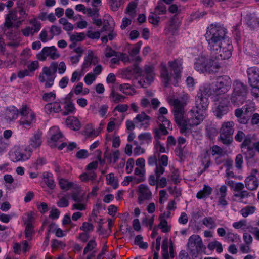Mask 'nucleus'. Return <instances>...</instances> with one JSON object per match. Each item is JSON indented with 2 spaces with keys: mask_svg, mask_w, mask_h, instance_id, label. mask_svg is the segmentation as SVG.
Returning <instances> with one entry per match:
<instances>
[{
  "mask_svg": "<svg viewBox=\"0 0 259 259\" xmlns=\"http://www.w3.org/2000/svg\"><path fill=\"white\" fill-rule=\"evenodd\" d=\"M223 59H218L214 56L212 57L211 55V58L207 59L205 57V64H206V71L209 73H215L218 72L219 69L220 68V60Z\"/></svg>",
  "mask_w": 259,
  "mask_h": 259,
  "instance_id": "obj_12",
  "label": "nucleus"
},
{
  "mask_svg": "<svg viewBox=\"0 0 259 259\" xmlns=\"http://www.w3.org/2000/svg\"><path fill=\"white\" fill-rule=\"evenodd\" d=\"M211 192L212 188L210 186L205 185L203 189L197 193L196 197L198 199L208 197L211 194Z\"/></svg>",
  "mask_w": 259,
  "mask_h": 259,
  "instance_id": "obj_30",
  "label": "nucleus"
},
{
  "mask_svg": "<svg viewBox=\"0 0 259 259\" xmlns=\"http://www.w3.org/2000/svg\"><path fill=\"white\" fill-rule=\"evenodd\" d=\"M92 27H89V30L87 31V36L91 39H99L100 37L101 33L100 31H97L93 32L91 29Z\"/></svg>",
  "mask_w": 259,
  "mask_h": 259,
  "instance_id": "obj_44",
  "label": "nucleus"
},
{
  "mask_svg": "<svg viewBox=\"0 0 259 259\" xmlns=\"http://www.w3.org/2000/svg\"><path fill=\"white\" fill-rule=\"evenodd\" d=\"M16 112L12 118L16 119L18 114H20L23 117L20 121V124L25 128L30 127L32 123L35 120V113L26 104H23L19 109H16Z\"/></svg>",
  "mask_w": 259,
  "mask_h": 259,
  "instance_id": "obj_3",
  "label": "nucleus"
},
{
  "mask_svg": "<svg viewBox=\"0 0 259 259\" xmlns=\"http://www.w3.org/2000/svg\"><path fill=\"white\" fill-rule=\"evenodd\" d=\"M202 222L204 226L209 229H214L217 227L216 219L212 217L204 218Z\"/></svg>",
  "mask_w": 259,
  "mask_h": 259,
  "instance_id": "obj_29",
  "label": "nucleus"
},
{
  "mask_svg": "<svg viewBox=\"0 0 259 259\" xmlns=\"http://www.w3.org/2000/svg\"><path fill=\"white\" fill-rule=\"evenodd\" d=\"M139 194L138 201L140 204L145 200H149L151 197V192L147 187L144 184H140L139 186Z\"/></svg>",
  "mask_w": 259,
  "mask_h": 259,
  "instance_id": "obj_13",
  "label": "nucleus"
},
{
  "mask_svg": "<svg viewBox=\"0 0 259 259\" xmlns=\"http://www.w3.org/2000/svg\"><path fill=\"white\" fill-rule=\"evenodd\" d=\"M247 95L232 93L231 101L232 104L236 106L242 105L246 100Z\"/></svg>",
  "mask_w": 259,
  "mask_h": 259,
  "instance_id": "obj_20",
  "label": "nucleus"
},
{
  "mask_svg": "<svg viewBox=\"0 0 259 259\" xmlns=\"http://www.w3.org/2000/svg\"><path fill=\"white\" fill-rule=\"evenodd\" d=\"M61 32L62 30L60 27L56 25H52L50 29L51 37L49 39H52L54 36L59 35L61 33Z\"/></svg>",
  "mask_w": 259,
  "mask_h": 259,
  "instance_id": "obj_47",
  "label": "nucleus"
},
{
  "mask_svg": "<svg viewBox=\"0 0 259 259\" xmlns=\"http://www.w3.org/2000/svg\"><path fill=\"white\" fill-rule=\"evenodd\" d=\"M98 61L97 58L94 56L92 52L89 53L84 58V62L81 66V72L86 71V69L89 68L92 64H96Z\"/></svg>",
  "mask_w": 259,
  "mask_h": 259,
  "instance_id": "obj_16",
  "label": "nucleus"
},
{
  "mask_svg": "<svg viewBox=\"0 0 259 259\" xmlns=\"http://www.w3.org/2000/svg\"><path fill=\"white\" fill-rule=\"evenodd\" d=\"M209 103L207 97L197 95L195 107L187 113V117L185 118L183 116L184 106L182 102L178 99L174 100L175 121L180 127L181 133L186 136L192 127L199 125L204 120Z\"/></svg>",
  "mask_w": 259,
  "mask_h": 259,
  "instance_id": "obj_1",
  "label": "nucleus"
},
{
  "mask_svg": "<svg viewBox=\"0 0 259 259\" xmlns=\"http://www.w3.org/2000/svg\"><path fill=\"white\" fill-rule=\"evenodd\" d=\"M245 20L248 26L251 29H253L256 25L259 24V19L252 16L251 14L246 15Z\"/></svg>",
  "mask_w": 259,
  "mask_h": 259,
  "instance_id": "obj_32",
  "label": "nucleus"
},
{
  "mask_svg": "<svg viewBox=\"0 0 259 259\" xmlns=\"http://www.w3.org/2000/svg\"><path fill=\"white\" fill-rule=\"evenodd\" d=\"M258 181L257 178L247 177L245 180V187L251 191L256 190L258 186Z\"/></svg>",
  "mask_w": 259,
  "mask_h": 259,
  "instance_id": "obj_22",
  "label": "nucleus"
},
{
  "mask_svg": "<svg viewBox=\"0 0 259 259\" xmlns=\"http://www.w3.org/2000/svg\"><path fill=\"white\" fill-rule=\"evenodd\" d=\"M188 249L191 252L196 251L199 252L205 249L203 242L200 237L198 235H193L191 236L187 242Z\"/></svg>",
  "mask_w": 259,
  "mask_h": 259,
  "instance_id": "obj_8",
  "label": "nucleus"
},
{
  "mask_svg": "<svg viewBox=\"0 0 259 259\" xmlns=\"http://www.w3.org/2000/svg\"><path fill=\"white\" fill-rule=\"evenodd\" d=\"M231 80L227 75L219 76L217 78L213 91L217 95L224 94L231 88Z\"/></svg>",
  "mask_w": 259,
  "mask_h": 259,
  "instance_id": "obj_6",
  "label": "nucleus"
},
{
  "mask_svg": "<svg viewBox=\"0 0 259 259\" xmlns=\"http://www.w3.org/2000/svg\"><path fill=\"white\" fill-rule=\"evenodd\" d=\"M240 148L241 149V152L245 157V159L247 165H250V160L254 158L255 154V151L253 147H248Z\"/></svg>",
  "mask_w": 259,
  "mask_h": 259,
  "instance_id": "obj_17",
  "label": "nucleus"
},
{
  "mask_svg": "<svg viewBox=\"0 0 259 259\" xmlns=\"http://www.w3.org/2000/svg\"><path fill=\"white\" fill-rule=\"evenodd\" d=\"M234 123L232 121L222 123L220 131V141L224 144L229 145L233 141Z\"/></svg>",
  "mask_w": 259,
  "mask_h": 259,
  "instance_id": "obj_4",
  "label": "nucleus"
},
{
  "mask_svg": "<svg viewBox=\"0 0 259 259\" xmlns=\"http://www.w3.org/2000/svg\"><path fill=\"white\" fill-rule=\"evenodd\" d=\"M86 12L89 16L92 18H98L99 17V10L97 8H94L92 9L88 8L86 9Z\"/></svg>",
  "mask_w": 259,
  "mask_h": 259,
  "instance_id": "obj_50",
  "label": "nucleus"
},
{
  "mask_svg": "<svg viewBox=\"0 0 259 259\" xmlns=\"http://www.w3.org/2000/svg\"><path fill=\"white\" fill-rule=\"evenodd\" d=\"M119 89L123 93L125 92L126 90H131L132 92H133L134 93H136L135 89L128 83L120 84L119 85Z\"/></svg>",
  "mask_w": 259,
  "mask_h": 259,
  "instance_id": "obj_58",
  "label": "nucleus"
},
{
  "mask_svg": "<svg viewBox=\"0 0 259 259\" xmlns=\"http://www.w3.org/2000/svg\"><path fill=\"white\" fill-rule=\"evenodd\" d=\"M43 178L47 186L51 189H54L56 185L53 179L52 174L48 172H44Z\"/></svg>",
  "mask_w": 259,
  "mask_h": 259,
  "instance_id": "obj_33",
  "label": "nucleus"
},
{
  "mask_svg": "<svg viewBox=\"0 0 259 259\" xmlns=\"http://www.w3.org/2000/svg\"><path fill=\"white\" fill-rule=\"evenodd\" d=\"M161 77H162L163 82L165 87H167L169 82V76L168 70L165 65H162L160 71Z\"/></svg>",
  "mask_w": 259,
  "mask_h": 259,
  "instance_id": "obj_34",
  "label": "nucleus"
},
{
  "mask_svg": "<svg viewBox=\"0 0 259 259\" xmlns=\"http://www.w3.org/2000/svg\"><path fill=\"white\" fill-rule=\"evenodd\" d=\"M96 76L92 73H88L84 77V81L88 85H91L95 80Z\"/></svg>",
  "mask_w": 259,
  "mask_h": 259,
  "instance_id": "obj_52",
  "label": "nucleus"
},
{
  "mask_svg": "<svg viewBox=\"0 0 259 259\" xmlns=\"http://www.w3.org/2000/svg\"><path fill=\"white\" fill-rule=\"evenodd\" d=\"M59 185L62 189L68 190L73 187L74 184L67 180L61 178L59 180Z\"/></svg>",
  "mask_w": 259,
  "mask_h": 259,
  "instance_id": "obj_39",
  "label": "nucleus"
},
{
  "mask_svg": "<svg viewBox=\"0 0 259 259\" xmlns=\"http://www.w3.org/2000/svg\"><path fill=\"white\" fill-rule=\"evenodd\" d=\"M156 167L155 169L154 172L155 174V176L157 179H159L161 176V175L163 174L164 172L165 169L162 165H156Z\"/></svg>",
  "mask_w": 259,
  "mask_h": 259,
  "instance_id": "obj_62",
  "label": "nucleus"
},
{
  "mask_svg": "<svg viewBox=\"0 0 259 259\" xmlns=\"http://www.w3.org/2000/svg\"><path fill=\"white\" fill-rule=\"evenodd\" d=\"M212 94V91L210 88V84H204L201 87L197 96L199 97H207L210 96Z\"/></svg>",
  "mask_w": 259,
  "mask_h": 259,
  "instance_id": "obj_27",
  "label": "nucleus"
},
{
  "mask_svg": "<svg viewBox=\"0 0 259 259\" xmlns=\"http://www.w3.org/2000/svg\"><path fill=\"white\" fill-rule=\"evenodd\" d=\"M159 219L160 223L158 225V227L161 229V231L163 233H167L170 231V228L168 227L167 222L164 217L160 215Z\"/></svg>",
  "mask_w": 259,
  "mask_h": 259,
  "instance_id": "obj_35",
  "label": "nucleus"
},
{
  "mask_svg": "<svg viewBox=\"0 0 259 259\" xmlns=\"http://www.w3.org/2000/svg\"><path fill=\"white\" fill-rule=\"evenodd\" d=\"M42 133L39 130L35 132L32 136L30 139V145L33 148H36L39 147L42 143Z\"/></svg>",
  "mask_w": 259,
  "mask_h": 259,
  "instance_id": "obj_15",
  "label": "nucleus"
},
{
  "mask_svg": "<svg viewBox=\"0 0 259 259\" xmlns=\"http://www.w3.org/2000/svg\"><path fill=\"white\" fill-rule=\"evenodd\" d=\"M34 233V231L33 230V226L32 224H30L26 225V228L25 230V237L29 240L31 239V237L33 234Z\"/></svg>",
  "mask_w": 259,
  "mask_h": 259,
  "instance_id": "obj_49",
  "label": "nucleus"
},
{
  "mask_svg": "<svg viewBox=\"0 0 259 259\" xmlns=\"http://www.w3.org/2000/svg\"><path fill=\"white\" fill-rule=\"evenodd\" d=\"M241 109L243 110V113L250 117L254 111V107L252 104H246Z\"/></svg>",
  "mask_w": 259,
  "mask_h": 259,
  "instance_id": "obj_48",
  "label": "nucleus"
},
{
  "mask_svg": "<svg viewBox=\"0 0 259 259\" xmlns=\"http://www.w3.org/2000/svg\"><path fill=\"white\" fill-rule=\"evenodd\" d=\"M157 15L158 14H156V13L154 12L150 13V14L148 16L149 22L154 25H157L160 20V17L157 16Z\"/></svg>",
  "mask_w": 259,
  "mask_h": 259,
  "instance_id": "obj_51",
  "label": "nucleus"
},
{
  "mask_svg": "<svg viewBox=\"0 0 259 259\" xmlns=\"http://www.w3.org/2000/svg\"><path fill=\"white\" fill-rule=\"evenodd\" d=\"M229 101L227 98H223L219 102V105L215 107L213 110L214 115L217 118L221 119L222 117L226 115L229 111Z\"/></svg>",
  "mask_w": 259,
  "mask_h": 259,
  "instance_id": "obj_11",
  "label": "nucleus"
},
{
  "mask_svg": "<svg viewBox=\"0 0 259 259\" xmlns=\"http://www.w3.org/2000/svg\"><path fill=\"white\" fill-rule=\"evenodd\" d=\"M227 29L219 24H211L207 28L206 38L228 39L226 37Z\"/></svg>",
  "mask_w": 259,
  "mask_h": 259,
  "instance_id": "obj_5",
  "label": "nucleus"
},
{
  "mask_svg": "<svg viewBox=\"0 0 259 259\" xmlns=\"http://www.w3.org/2000/svg\"><path fill=\"white\" fill-rule=\"evenodd\" d=\"M142 71L137 64L133 65L132 68L130 70L131 72L134 73L135 75L139 77L140 78H142Z\"/></svg>",
  "mask_w": 259,
  "mask_h": 259,
  "instance_id": "obj_56",
  "label": "nucleus"
},
{
  "mask_svg": "<svg viewBox=\"0 0 259 259\" xmlns=\"http://www.w3.org/2000/svg\"><path fill=\"white\" fill-rule=\"evenodd\" d=\"M150 119V117L149 116L147 115L144 112H142L136 116L134 119V122L135 123H137L146 121L144 123L141 124V126L144 125L145 128H147L149 125V121Z\"/></svg>",
  "mask_w": 259,
  "mask_h": 259,
  "instance_id": "obj_25",
  "label": "nucleus"
},
{
  "mask_svg": "<svg viewBox=\"0 0 259 259\" xmlns=\"http://www.w3.org/2000/svg\"><path fill=\"white\" fill-rule=\"evenodd\" d=\"M57 205L59 207H67L69 205L68 198L66 196L60 197L57 202Z\"/></svg>",
  "mask_w": 259,
  "mask_h": 259,
  "instance_id": "obj_53",
  "label": "nucleus"
},
{
  "mask_svg": "<svg viewBox=\"0 0 259 259\" xmlns=\"http://www.w3.org/2000/svg\"><path fill=\"white\" fill-rule=\"evenodd\" d=\"M97 246V243L96 242L95 239H92L89 241L83 250V254H85L88 252L96 249Z\"/></svg>",
  "mask_w": 259,
  "mask_h": 259,
  "instance_id": "obj_46",
  "label": "nucleus"
},
{
  "mask_svg": "<svg viewBox=\"0 0 259 259\" xmlns=\"http://www.w3.org/2000/svg\"><path fill=\"white\" fill-rule=\"evenodd\" d=\"M157 122L159 124L167 125L166 127L168 129H172V126L169 120H168L165 116L162 115H158V120Z\"/></svg>",
  "mask_w": 259,
  "mask_h": 259,
  "instance_id": "obj_45",
  "label": "nucleus"
},
{
  "mask_svg": "<svg viewBox=\"0 0 259 259\" xmlns=\"http://www.w3.org/2000/svg\"><path fill=\"white\" fill-rule=\"evenodd\" d=\"M169 245H168V241L167 238L163 240L162 245V254H169L168 248Z\"/></svg>",
  "mask_w": 259,
  "mask_h": 259,
  "instance_id": "obj_63",
  "label": "nucleus"
},
{
  "mask_svg": "<svg viewBox=\"0 0 259 259\" xmlns=\"http://www.w3.org/2000/svg\"><path fill=\"white\" fill-rule=\"evenodd\" d=\"M207 248L210 250H213L214 249H216L218 253H221L223 251L222 244L217 241L210 242L207 246Z\"/></svg>",
  "mask_w": 259,
  "mask_h": 259,
  "instance_id": "obj_38",
  "label": "nucleus"
},
{
  "mask_svg": "<svg viewBox=\"0 0 259 259\" xmlns=\"http://www.w3.org/2000/svg\"><path fill=\"white\" fill-rule=\"evenodd\" d=\"M152 67L146 66L144 70L142 71V78H139L138 83L142 88H147L153 80Z\"/></svg>",
  "mask_w": 259,
  "mask_h": 259,
  "instance_id": "obj_9",
  "label": "nucleus"
},
{
  "mask_svg": "<svg viewBox=\"0 0 259 259\" xmlns=\"http://www.w3.org/2000/svg\"><path fill=\"white\" fill-rule=\"evenodd\" d=\"M169 66L170 67L171 71H174L175 77H180L181 70L182 69V64L180 61L175 60L172 62H169Z\"/></svg>",
  "mask_w": 259,
  "mask_h": 259,
  "instance_id": "obj_24",
  "label": "nucleus"
},
{
  "mask_svg": "<svg viewBox=\"0 0 259 259\" xmlns=\"http://www.w3.org/2000/svg\"><path fill=\"white\" fill-rule=\"evenodd\" d=\"M66 124L68 127L74 131H78L80 128L79 121L74 116H69L66 120Z\"/></svg>",
  "mask_w": 259,
  "mask_h": 259,
  "instance_id": "obj_19",
  "label": "nucleus"
},
{
  "mask_svg": "<svg viewBox=\"0 0 259 259\" xmlns=\"http://www.w3.org/2000/svg\"><path fill=\"white\" fill-rule=\"evenodd\" d=\"M142 44V42L141 41H140L135 44L134 47L131 49L130 51L131 55L134 56L138 54Z\"/></svg>",
  "mask_w": 259,
  "mask_h": 259,
  "instance_id": "obj_60",
  "label": "nucleus"
},
{
  "mask_svg": "<svg viewBox=\"0 0 259 259\" xmlns=\"http://www.w3.org/2000/svg\"><path fill=\"white\" fill-rule=\"evenodd\" d=\"M210 55L218 59H228L232 56L233 46L229 39L206 38Z\"/></svg>",
  "mask_w": 259,
  "mask_h": 259,
  "instance_id": "obj_2",
  "label": "nucleus"
},
{
  "mask_svg": "<svg viewBox=\"0 0 259 259\" xmlns=\"http://www.w3.org/2000/svg\"><path fill=\"white\" fill-rule=\"evenodd\" d=\"M205 57L201 56L196 59L194 64V67L196 70L201 73H204L206 71Z\"/></svg>",
  "mask_w": 259,
  "mask_h": 259,
  "instance_id": "obj_23",
  "label": "nucleus"
},
{
  "mask_svg": "<svg viewBox=\"0 0 259 259\" xmlns=\"http://www.w3.org/2000/svg\"><path fill=\"white\" fill-rule=\"evenodd\" d=\"M50 133L51 134L50 140L49 141L50 146L52 148L55 147L56 146L55 143L62 138V134L58 127L51 128Z\"/></svg>",
  "mask_w": 259,
  "mask_h": 259,
  "instance_id": "obj_14",
  "label": "nucleus"
},
{
  "mask_svg": "<svg viewBox=\"0 0 259 259\" xmlns=\"http://www.w3.org/2000/svg\"><path fill=\"white\" fill-rule=\"evenodd\" d=\"M110 98L112 99V102L115 103H118L119 102H124L126 97L116 92L113 87L110 95Z\"/></svg>",
  "mask_w": 259,
  "mask_h": 259,
  "instance_id": "obj_31",
  "label": "nucleus"
},
{
  "mask_svg": "<svg viewBox=\"0 0 259 259\" xmlns=\"http://www.w3.org/2000/svg\"><path fill=\"white\" fill-rule=\"evenodd\" d=\"M166 7L163 1H159L154 9V13L158 15L164 14L166 13Z\"/></svg>",
  "mask_w": 259,
  "mask_h": 259,
  "instance_id": "obj_36",
  "label": "nucleus"
},
{
  "mask_svg": "<svg viewBox=\"0 0 259 259\" xmlns=\"http://www.w3.org/2000/svg\"><path fill=\"white\" fill-rule=\"evenodd\" d=\"M138 139L141 141L140 144H143L144 142L147 143L152 140V136L150 133H144L140 134L138 137Z\"/></svg>",
  "mask_w": 259,
  "mask_h": 259,
  "instance_id": "obj_42",
  "label": "nucleus"
},
{
  "mask_svg": "<svg viewBox=\"0 0 259 259\" xmlns=\"http://www.w3.org/2000/svg\"><path fill=\"white\" fill-rule=\"evenodd\" d=\"M167 125H164L163 124H159V128H155L153 130V134L154 135V138L156 141L159 140L160 138L161 133L162 135H166L168 134V131L167 130Z\"/></svg>",
  "mask_w": 259,
  "mask_h": 259,
  "instance_id": "obj_26",
  "label": "nucleus"
},
{
  "mask_svg": "<svg viewBox=\"0 0 259 259\" xmlns=\"http://www.w3.org/2000/svg\"><path fill=\"white\" fill-rule=\"evenodd\" d=\"M10 156L11 160L14 162L24 161L28 158L26 155L23 154L18 150H16L14 153H12Z\"/></svg>",
  "mask_w": 259,
  "mask_h": 259,
  "instance_id": "obj_28",
  "label": "nucleus"
},
{
  "mask_svg": "<svg viewBox=\"0 0 259 259\" xmlns=\"http://www.w3.org/2000/svg\"><path fill=\"white\" fill-rule=\"evenodd\" d=\"M30 24L32 25L30 27L32 28V31L33 34L38 32L41 29V23L35 19H32L30 21Z\"/></svg>",
  "mask_w": 259,
  "mask_h": 259,
  "instance_id": "obj_41",
  "label": "nucleus"
},
{
  "mask_svg": "<svg viewBox=\"0 0 259 259\" xmlns=\"http://www.w3.org/2000/svg\"><path fill=\"white\" fill-rule=\"evenodd\" d=\"M243 160V155L241 154H238L236 155L235 159V167L238 169H241L242 167Z\"/></svg>",
  "mask_w": 259,
  "mask_h": 259,
  "instance_id": "obj_55",
  "label": "nucleus"
},
{
  "mask_svg": "<svg viewBox=\"0 0 259 259\" xmlns=\"http://www.w3.org/2000/svg\"><path fill=\"white\" fill-rule=\"evenodd\" d=\"M251 137L249 135H247L246 136L242 143L240 145V148L244 147H252L251 146Z\"/></svg>",
  "mask_w": 259,
  "mask_h": 259,
  "instance_id": "obj_57",
  "label": "nucleus"
},
{
  "mask_svg": "<svg viewBox=\"0 0 259 259\" xmlns=\"http://www.w3.org/2000/svg\"><path fill=\"white\" fill-rule=\"evenodd\" d=\"M80 230L85 232H92L94 230L93 225L90 222H83L80 227Z\"/></svg>",
  "mask_w": 259,
  "mask_h": 259,
  "instance_id": "obj_54",
  "label": "nucleus"
},
{
  "mask_svg": "<svg viewBox=\"0 0 259 259\" xmlns=\"http://www.w3.org/2000/svg\"><path fill=\"white\" fill-rule=\"evenodd\" d=\"M89 156L88 151L87 150L82 149L77 152L76 157L78 159L85 158Z\"/></svg>",
  "mask_w": 259,
  "mask_h": 259,
  "instance_id": "obj_64",
  "label": "nucleus"
},
{
  "mask_svg": "<svg viewBox=\"0 0 259 259\" xmlns=\"http://www.w3.org/2000/svg\"><path fill=\"white\" fill-rule=\"evenodd\" d=\"M107 184L111 185L114 189H116L118 186L117 179L114 177L113 173H110L106 176Z\"/></svg>",
  "mask_w": 259,
  "mask_h": 259,
  "instance_id": "obj_37",
  "label": "nucleus"
},
{
  "mask_svg": "<svg viewBox=\"0 0 259 259\" xmlns=\"http://www.w3.org/2000/svg\"><path fill=\"white\" fill-rule=\"evenodd\" d=\"M233 93L247 95V87L240 81H235L233 83Z\"/></svg>",
  "mask_w": 259,
  "mask_h": 259,
  "instance_id": "obj_21",
  "label": "nucleus"
},
{
  "mask_svg": "<svg viewBox=\"0 0 259 259\" xmlns=\"http://www.w3.org/2000/svg\"><path fill=\"white\" fill-rule=\"evenodd\" d=\"M249 192L246 190H242L239 192L237 193L234 194L233 196L236 198H239V199L241 200L244 198H247L249 196Z\"/></svg>",
  "mask_w": 259,
  "mask_h": 259,
  "instance_id": "obj_61",
  "label": "nucleus"
},
{
  "mask_svg": "<svg viewBox=\"0 0 259 259\" xmlns=\"http://www.w3.org/2000/svg\"><path fill=\"white\" fill-rule=\"evenodd\" d=\"M60 55L57 52V49L55 46L45 47L37 55V58L41 61L46 60L47 57L53 60L56 59Z\"/></svg>",
  "mask_w": 259,
  "mask_h": 259,
  "instance_id": "obj_7",
  "label": "nucleus"
},
{
  "mask_svg": "<svg viewBox=\"0 0 259 259\" xmlns=\"http://www.w3.org/2000/svg\"><path fill=\"white\" fill-rule=\"evenodd\" d=\"M66 104L64 107L65 111L62 112L63 116H66L70 113H72L75 110V107L73 103L69 101L66 103Z\"/></svg>",
  "mask_w": 259,
  "mask_h": 259,
  "instance_id": "obj_40",
  "label": "nucleus"
},
{
  "mask_svg": "<svg viewBox=\"0 0 259 259\" xmlns=\"http://www.w3.org/2000/svg\"><path fill=\"white\" fill-rule=\"evenodd\" d=\"M85 37L84 33H75L74 34H70V40L79 42L83 40Z\"/></svg>",
  "mask_w": 259,
  "mask_h": 259,
  "instance_id": "obj_43",
  "label": "nucleus"
},
{
  "mask_svg": "<svg viewBox=\"0 0 259 259\" xmlns=\"http://www.w3.org/2000/svg\"><path fill=\"white\" fill-rule=\"evenodd\" d=\"M248 82L252 88L259 90V69L256 67L249 68L247 70Z\"/></svg>",
  "mask_w": 259,
  "mask_h": 259,
  "instance_id": "obj_10",
  "label": "nucleus"
},
{
  "mask_svg": "<svg viewBox=\"0 0 259 259\" xmlns=\"http://www.w3.org/2000/svg\"><path fill=\"white\" fill-rule=\"evenodd\" d=\"M234 115L237 117L238 122L240 124H247L250 118V117L243 113L242 109H236L234 111Z\"/></svg>",
  "mask_w": 259,
  "mask_h": 259,
  "instance_id": "obj_18",
  "label": "nucleus"
},
{
  "mask_svg": "<svg viewBox=\"0 0 259 259\" xmlns=\"http://www.w3.org/2000/svg\"><path fill=\"white\" fill-rule=\"evenodd\" d=\"M255 211L254 207H246L244 209H242L241 212L244 217H247L249 214L253 213Z\"/></svg>",
  "mask_w": 259,
  "mask_h": 259,
  "instance_id": "obj_59",
  "label": "nucleus"
}]
</instances>
